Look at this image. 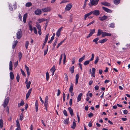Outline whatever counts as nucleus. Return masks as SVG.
Listing matches in <instances>:
<instances>
[{
	"label": "nucleus",
	"mask_w": 130,
	"mask_h": 130,
	"mask_svg": "<svg viewBox=\"0 0 130 130\" xmlns=\"http://www.w3.org/2000/svg\"><path fill=\"white\" fill-rule=\"evenodd\" d=\"M41 11L40 9H37L35 11V13L36 15H39L41 14Z\"/></svg>",
	"instance_id": "nucleus-18"
},
{
	"label": "nucleus",
	"mask_w": 130,
	"mask_h": 130,
	"mask_svg": "<svg viewBox=\"0 0 130 130\" xmlns=\"http://www.w3.org/2000/svg\"><path fill=\"white\" fill-rule=\"evenodd\" d=\"M56 70L55 66H54L50 70V71L52 72V75L53 76L54 73V72Z\"/></svg>",
	"instance_id": "nucleus-13"
},
{
	"label": "nucleus",
	"mask_w": 130,
	"mask_h": 130,
	"mask_svg": "<svg viewBox=\"0 0 130 130\" xmlns=\"http://www.w3.org/2000/svg\"><path fill=\"white\" fill-rule=\"evenodd\" d=\"M32 89L30 88L29 90L28 93L26 95V99H27L29 97L31 91Z\"/></svg>",
	"instance_id": "nucleus-17"
},
{
	"label": "nucleus",
	"mask_w": 130,
	"mask_h": 130,
	"mask_svg": "<svg viewBox=\"0 0 130 130\" xmlns=\"http://www.w3.org/2000/svg\"><path fill=\"white\" fill-rule=\"evenodd\" d=\"M41 10L44 12H46L51 11V8L50 7H48L46 8H42V9Z\"/></svg>",
	"instance_id": "nucleus-5"
},
{
	"label": "nucleus",
	"mask_w": 130,
	"mask_h": 130,
	"mask_svg": "<svg viewBox=\"0 0 130 130\" xmlns=\"http://www.w3.org/2000/svg\"><path fill=\"white\" fill-rule=\"evenodd\" d=\"M9 70L12 71V63L11 61H10L9 63Z\"/></svg>",
	"instance_id": "nucleus-23"
},
{
	"label": "nucleus",
	"mask_w": 130,
	"mask_h": 130,
	"mask_svg": "<svg viewBox=\"0 0 130 130\" xmlns=\"http://www.w3.org/2000/svg\"><path fill=\"white\" fill-rule=\"evenodd\" d=\"M9 98L8 97L6 98L4 101L3 103V106L5 108L7 105L9 101Z\"/></svg>",
	"instance_id": "nucleus-4"
},
{
	"label": "nucleus",
	"mask_w": 130,
	"mask_h": 130,
	"mask_svg": "<svg viewBox=\"0 0 130 130\" xmlns=\"http://www.w3.org/2000/svg\"><path fill=\"white\" fill-rule=\"evenodd\" d=\"M22 32L21 29H19L17 33V37L18 39H20L22 37Z\"/></svg>",
	"instance_id": "nucleus-2"
},
{
	"label": "nucleus",
	"mask_w": 130,
	"mask_h": 130,
	"mask_svg": "<svg viewBox=\"0 0 130 130\" xmlns=\"http://www.w3.org/2000/svg\"><path fill=\"white\" fill-rule=\"evenodd\" d=\"M50 20V18H49L48 19H39L38 20V21L39 22V23H41V22H42L43 21H49Z\"/></svg>",
	"instance_id": "nucleus-12"
},
{
	"label": "nucleus",
	"mask_w": 130,
	"mask_h": 130,
	"mask_svg": "<svg viewBox=\"0 0 130 130\" xmlns=\"http://www.w3.org/2000/svg\"><path fill=\"white\" fill-rule=\"evenodd\" d=\"M120 2V0H113V2L114 4L116 5H117L119 4Z\"/></svg>",
	"instance_id": "nucleus-34"
},
{
	"label": "nucleus",
	"mask_w": 130,
	"mask_h": 130,
	"mask_svg": "<svg viewBox=\"0 0 130 130\" xmlns=\"http://www.w3.org/2000/svg\"><path fill=\"white\" fill-rule=\"evenodd\" d=\"M95 30V29H90V33L89 35L87 36V38H88V37L91 36L94 33Z\"/></svg>",
	"instance_id": "nucleus-8"
},
{
	"label": "nucleus",
	"mask_w": 130,
	"mask_h": 130,
	"mask_svg": "<svg viewBox=\"0 0 130 130\" xmlns=\"http://www.w3.org/2000/svg\"><path fill=\"white\" fill-rule=\"evenodd\" d=\"M107 40V39L106 38H105L102 40H99V42L101 43H102L105 42Z\"/></svg>",
	"instance_id": "nucleus-25"
},
{
	"label": "nucleus",
	"mask_w": 130,
	"mask_h": 130,
	"mask_svg": "<svg viewBox=\"0 0 130 130\" xmlns=\"http://www.w3.org/2000/svg\"><path fill=\"white\" fill-rule=\"evenodd\" d=\"M111 36V34L106 32H103L102 35V37H104L106 36Z\"/></svg>",
	"instance_id": "nucleus-7"
},
{
	"label": "nucleus",
	"mask_w": 130,
	"mask_h": 130,
	"mask_svg": "<svg viewBox=\"0 0 130 130\" xmlns=\"http://www.w3.org/2000/svg\"><path fill=\"white\" fill-rule=\"evenodd\" d=\"M18 64V61H17L14 64V66L15 68H16Z\"/></svg>",
	"instance_id": "nucleus-63"
},
{
	"label": "nucleus",
	"mask_w": 130,
	"mask_h": 130,
	"mask_svg": "<svg viewBox=\"0 0 130 130\" xmlns=\"http://www.w3.org/2000/svg\"><path fill=\"white\" fill-rule=\"evenodd\" d=\"M38 103L37 101H36L35 103V108L36 112H37L38 109Z\"/></svg>",
	"instance_id": "nucleus-24"
},
{
	"label": "nucleus",
	"mask_w": 130,
	"mask_h": 130,
	"mask_svg": "<svg viewBox=\"0 0 130 130\" xmlns=\"http://www.w3.org/2000/svg\"><path fill=\"white\" fill-rule=\"evenodd\" d=\"M25 66L27 71V75L29 76L30 75L29 68L26 64L25 65Z\"/></svg>",
	"instance_id": "nucleus-16"
},
{
	"label": "nucleus",
	"mask_w": 130,
	"mask_h": 130,
	"mask_svg": "<svg viewBox=\"0 0 130 130\" xmlns=\"http://www.w3.org/2000/svg\"><path fill=\"white\" fill-rule=\"evenodd\" d=\"M72 5L71 4H69L66 6V7L65 8V10H69L72 7Z\"/></svg>",
	"instance_id": "nucleus-6"
},
{
	"label": "nucleus",
	"mask_w": 130,
	"mask_h": 130,
	"mask_svg": "<svg viewBox=\"0 0 130 130\" xmlns=\"http://www.w3.org/2000/svg\"><path fill=\"white\" fill-rule=\"evenodd\" d=\"M16 122L17 123L16 125L18 127H20V124L19 121L18 120H16Z\"/></svg>",
	"instance_id": "nucleus-46"
},
{
	"label": "nucleus",
	"mask_w": 130,
	"mask_h": 130,
	"mask_svg": "<svg viewBox=\"0 0 130 130\" xmlns=\"http://www.w3.org/2000/svg\"><path fill=\"white\" fill-rule=\"evenodd\" d=\"M82 95L83 94L82 93H80L78 95L77 100V102H78L81 100V97L82 96Z\"/></svg>",
	"instance_id": "nucleus-11"
},
{
	"label": "nucleus",
	"mask_w": 130,
	"mask_h": 130,
	"mask_svg": "<svg viewBox=\"0 0 130 130\" xmlns=\"http://www.w3.org/2000/svg\"><path fill=\"white\" fill-rule=\"evenodd\" d=\"M48 104V97L46 96L45 99V101L44 103V106L45 107H47Z\"/></svg>",
	"instance_id": "nucleus-9"
},
{
	"label": "nucleus",
	"mask_w": 130,
	"mask_h": 130,
	"mask_svg": "<svg viewBox=\"0 0 130 130\" xmlns=\"http://www.w3.org/2000/svg\"><path fill=\"white\" fill-rule=\"evenodd\" d=\"M91 14L92 13L94 15L96 16H98L100 14V11L98 10H95L94 11H92L90 12Z\"/></svg>",
	"instance_id": "nucleus-3"
},
{
	"label": "nucleus",
	"mask_w": 130,
	"mask_h": 130,
	"mask_svg": "<svg viewBox=\"0 0 130 130\" xmlns=\"http://www.w3.org/2000/svg\"><path fill=\"white\" fill-rule=\"evenodd\" d=\"M63 113L64 115L66 116H68L67 112L65 110H63Z\"/></svg>",
	"instance_id": "nucleus-54"
},
{
	"label": "nucleus",
	"mask_w": 130,
	"mask_h": 130,
	"mask_svg": "<svg viewBox=\"0 0 130 130\" xmlns=\"http://www.w3.org/2000/svg\"><path fill=\"white\" fill-rule=\"evenodd\" d=\"M99 1V0H90V2L88 4L89 6L90 7H92L93 6L96 5Z\"/></svg>",
	"instance_id": "nucleus-1"
},
{
	"label": "nucleus",
	"mask_w": 130,
	"mask_h": 130,
	"mask_svg": "<svg viewBox=\"0 0 130 130\" xmlns=\"http://www.w3.org/2000/svg\"><path fill=\"white\" fill-rule=\"evenodd\" d=\"M73 90V86L72 83L70 84V86L69 89V91L70 92H72Z\"/></svg>",
	"instance_id": "nucleus-30"
},
{
	"label": "nucleus",
	"mask_w": 130,
	"mask_h": 130,
	"mask_svg": "<svg viewBox=\"0 0 130 130\" xmlns=\"http://www.w3.org/2000/svg\"><path fill=\"white\" fill-rule=\"evenodd\" d=\"M99 60V58L97 56L96 58V60H95L94 62V63L95 64H96L97 62H98V61Z\"/></svg>",
	"instance_id": "nucleus-50"
},
{
	"label": "nucleus",
	"mask_w": 130,
	"mask_h": 130,
	"mask_svg": "<svg viewBox=\"0 0 130 130\" xmlns=\"http://www.w3.org/2000/svg\"><path fill=\"white\" fill-rule=\"evenodd\" d=\"M65 39H64V40H63L61 41L60 43H59L57 47V48H58L60 46L62 43L64 42Z\"/></svg>",
	"instance_id": "nucleus-47"
},
{
	"label": "nucleus",
	"mask_w": 130,
	"mask_h": 130,
	"mask_svg": "<svg viewBox=\"0 0 130 130\" xmlns=\"http://www.w3.org/2000/svg\"><path fill=\"white\" fill-rule=\"evenodd\" d=\"M63 64H64L65 63V61L66 60V56L65 54V53H64L63 54Z\"/></svg>",
	"instance_id": "nucleus-43"
},
{
	"label": "nucleus",
	"mask_w": 130,
	"mask_h": 130,
	"mask_svg": "<svg viewBox=\"0 0 130 130\" xmlns=\"http://www.w3.org/2000/svg\"><path fill=\"white\" fill-rule=\"evenodd\" d=\"M49 74L48 72H47L46 73V80L48 81V80Z\"/></svg>",
	"instance_id": "nucleus-41"
},
{
	"label": "nucleus",
	"mask_w": 130,
	"mask_h": 130,
	"mask_svg": "<svg viewBox=\"0 0 130 130\" xmlns=\"http://www.w3.org/2000/svg\"><path fill=\"white\" fill-rule=\"evenodd\" d=\"M36 26L38 30L41 29V26L37 22L36 23Z\"/></svg>",
	"instance_id": "nucleus-38"
},
{
	"label": "nucleus",
	"mask_w": 130,
	"mask_h": 130,
	"mask_svg": "<svg viewBox=\"0 0 130 130\" xmlns=\"http://www.w3.org/2000/svg\"><path fill=\"white\" fill-rule=\"evenodd\" d=\"M56 35L58 37H59L60 34V32L57 31L56 33Z\"/></svg>",
	"instance_id": "nucleus-61"
},
{
	"label": "nucleus",
	"mask_w": 130,
	"mask_h": 130,
	"mask_svg": "<svg viewBox=\"0 0 130 130\" xmlns=\"http://www.w3.org/2000/svg\"><path fill=\"white\" fill-rule=\"evenodd\" d=\"M24 101L22 100L21 101V103L18 104V107H20L21 106L23 105H24Z\"/></svg>",
	"instance_id": "nucleus-27"
},
{
	"label": "nucleus",
	"mask_w": 130,
	"mask_h": 130,
	"mask_svg": "<svg viewBox=\"0 0 130 130\" xmlns=\"http://www.w3.org/2000/svg\"><path fill=\"white\" fill-rule=\"evenodd\" d=\"M32 5V3L30 2H28L26 4V7H29L31 6Z\"/></svg>",
	"instance_id": "nucleus-33"
},
{
	"label": "nucleus",
	"mask_w": 130,
	"mask_h": 130,
	"mask_svg": "<svg viewBox=\"0 0 130 130\" xmlns=\"http://www.w3.org/2000/svg\"><path fill=\"white\" fill-rule=\"evenodd\" d=\"M95 69L94 68H92V73L95 74Z\"/></svg>",
	"instance_id": "nucleus-58"
},
{
	"label": "nucleus",
	"mask_w": 130,
	"mask_h": 130,
	"mask_svg": "<svg viewBox=\"0 0 130 130\" xmlns=\"http://www.w3.org/2000/svg\"><path fill=\"white\" fill-rule=\"evenodd\" d=\"M31 83V82L29 81L26 84L27 85L26 86L27 89H28L29 88Z\"/></svg>",
	"instance_id": "nucleus-37"
},
{
	"label": "nucleus",
	"mask_w": 130,
	"mask_h": 130,
	"mask_svg": "<svg viewBox=\"0 0 130 130\" xmlns=\"http://www.w3.org/2000/svg\"><path fill=\"white\" fill-rule=\"evenodd\" d=\"M22 56V54L21 52H19L18 53V57L19 58V60H20Z\"/></svg>",
	"instance_id": "nucleus-45"
},
{
	"label": "nucleus",
	"mask_w": 130,
	"mask_h": 130,
	"mask_svg": "<svg viewBox=\"0 0 130 130\" xmlns=\"http://www.w3.org/2000/svg\"><path fill=\"white\" fill-rule=\"evenodd\" d=\"M18 43V41H14V43L13 44L12 46V48H14L15 47L17 44Z\"/></svg>",
	"instance_id": "nucleus-35"
},
{
	"label": "nucleus",
	"mask_w": 130,
	"mask_h": 130,
	"mask_svg": "<svg viewBox=\"0 0 130 130\" xmlns=\"http://www.w3.org/2000/svg\"><path fill=\"white\" fill-rule=\"evenodd\" d=\"M88 0H85L84 2V4L83 6V8L84 9L86 7V2Z\"/></svg>",
	"instance_id": "nucleus-56"
},
{
	"label": "nucleus",
	"mask_w": 130,
	"mask_h": 130,
	"mask_svg": "<svg viewBox=\"0 0 130 130\" xmlns=\"http://www.w3.org/2000/svg\"><path fill=\"white\" fill-rule=\"evenodd\" d=\"M103 30H101V29H99L98 30V33L97 34V36H100L101 34H103Z\"/></svg>",
	"instance_id": "nucleus-19"
},
{
	"label": "nucleus",
	"mask_w": 130,
	"mask_h": 130,
	"mask_svg": "<svg viewBox=\"0 0 130 130\" xmlns=\"http://www.w3.org/2000/svg\"><path fill=\"white\" fill-rule=\"evenodd\" d=\"M79 78V75L78 74H76L75 76V84H77L78 83Z\"/></svg>",
	"instance_id": "nucleus-22"
},
{
	"label": "nucleus",
	"mask_w": 130,
	"mask_h": 130,
	"mask_svg": "<svg viewBox=\"0 0 130 130\" xmlns=\"http://www.w3.org/2000/svg\"><path fill=\"white\" fill-rule=\"evenodd\" d=\"M29 41H26V42L25 47L26 49L28 48V46L29 45Z\"/></svg>",
	"instance_id": "nucleus-51"
},
{
	"label": "nucleus",
	"mask_w": 130,
	"mask_h": 130,
	"mask_svg": "<svg viewBox=\"0 0 130 130\" xmlns=\"http://www.w3.org/2000/svg\"><path fill=\"white\" fill-rule=\"evenodd\" d=\"M70 71L71 72V73H73L74 72V66H73L71 67H70L69 68Z\"/></svg>",
	"instance_id": "nucleus-26"
},
{
	"label": "nucleus",
	"mask_w": 130,
	"mask_h": 130,
	"mask_svg": "<svg viewBox=\"0 0 130 130\" xmlns=\"http://www.w3.org/2000/svg\"><path fill=\"white\" fill-rule=\"evenodd\" d=\"M93 114L92 113H90L88 114L89 117L91 118L93 116Z\"/></svg>",
	"instance_id": "nucleus-55"
},
{
	"label": "nucleus",
	"mask_w": 130,
	"mask_h": 130,
	"mask_svg": "<svg viewBox=\"0 0 130 130\" xmlns=\"http://www.w3.org/2000/svg\"><path fill=\"white\" fill-rule=\"evenodd\" d=\"M57 91H58V93L57 94V96H58L61 93V92H60V90L59 89H58Z\"/></svg>",
	"instance_id": "nucleus-64"
},
{
	"label": "nucleus",
	"mask_w": 130,
	"mask_h": 130,
	"mask_svg": "<svg viewBox=\"0 0 130 130\" xmlns=\"http://www.w3.org/2000/svg\"><path fill=\"white\" fill-rule=\"evenodd\" d=\"M30 22H31V21H30L28 23V26H29V29L31 31V32H32V30H33V29L32 27V25L30 24L29 23Z\"/></svg>",
	"instance_id": "nucleus-28"
},
{
	"label": "nucleus",
	"mask_w": 130,
	"mask_h": 130,
	"mask_svg": "<svg viewBox=\"0 0 130 130\" xmlns=\"http://www.w3.org/2000/svg\"><path fill=\"white\" fill-rule=\"evenodd\" d=\"M99 38H98V37L96 38H95V39H94L93 40V42H95L96 44H97L98 43L97 41H98V40H99Z\"/></svg>",
	"instance_id": "nucleus-36"
},
{
	"label": "nucleus",
	"mask_w": 130,
	"mask_h": 130,
	"mask_svg": "<svg viewBox=\"0 0 130 130\" xmlns=\"http://www.w3.org/2000/svg\"><path fill=\"white\" fill-rule=\"evenodd\" d=\"M90 62V61L87 60L85 61L84 63V65L86 66Z\"/></svg>",
	"instance_id": "nucleus-44"
},
{
	"label": "nucleus",
	"mask_w": 130,
	"mask_h": 130,
	"mask_svg": "<svg viewBox=\"0 0 130 130\" xmlns=\"http://www.w3.org/2000/svg\"><path fill=\"white\" fill-rule=\"evenodd\" d=\"M68 109L71 116H72L74 115L72 109L71 108V107H69L68 108Z\"/></svg>",
	"instance_id": "nucleus-20"
},
{
	"label": "nucleus",
	"mask_w": 130,
	"mask_h": 130,
	"mask_svg": "<svg viewBox=\"0 0 130 130\" xmlns=\"http://www.w3.org/2000/svg\"><path fill=\"white\" fill-rule=\"evenodd\" d=\"M109 27L111 28H113L115 27V24L114 23H111L109 25Z\"/></svg>",
	"instance_id": "nucleus-40"
},
{
	"label": "nucleus",
	"mask_w": 130,
	"mask_h": 130,
	"mask_svg": "<svg viewBox=\"0 0 130 130\" xmlns=\"http://www.w3.org/2000/svg\"><path fill=\"white\" fill-rule=\"evenodd\" d=\"M10 77L11 80H12L14 78V75L13 73L11 72L10 73Z\"/></svg>",
	"instance_id": "nucleus-21"
},
{
	"label": "nucleus",
	"mask_w": 130,
	"mask_h": 130,
	"mask_svg": "<svg viewBox=\"0 0 130 130\" xmlns=\"http://www.w3.org/2000/svg\"><path fill=\"white\" fill-rule=\"evenodd\" d=\"M68 119H66L64 121V123L65 124H68Z\"/></svg>",
	"instance_id": "nucleus-53"
},
{
	"label": "nucleus",
	"mask_w": 130,
	"mask_h": 130,
	"mask_svg": "<svg viewBox=\"0 0 130 130\" xmlns=\"http://www.w3.org/2000/svg\"><path fill=\"white\" fill-rule=\"evenodd\" d=\"M103 9L106 12H108L109 13H110L112 12V11L111 10L108 8L105 7H102Z\"/></svg>",
	"instance_id": "nucleus-10"
},
{
	"label": "nucleus",
	"mask_w": 130,
	"mask_h": 130,
	"mask_svg": "<svg viewBox=\"0 0 130 130\" xmlns=\"http://www.w3.org/2000/svg\"><path fill=\"white\" fill-rule=\"evenodd\" d=\"M17 80L18 82H19V81L20 76L18 74L16 77Z\"/></svg>",
	"instance_id": "nucleus-57"
},
{
	"label": "nucleus",
	"mask_w": 130,
	"mask_h": 130,
	"mask_svg": "<svg viewBox=\"0 0 130 130\" xmlns=\"http://www.w3.org/2000/svg\"><path fill=\"white\" fill-rule=\"evenodd\" d=\"M57 39H56L55 40V41L54 42V43H53V48H54L55 47V46L56 44L57 43Z\"/></svg>",
	"instance_id": "nucleus-42"
},
{
	"label": "nucleus",
	"mask_w": 130,
	"mask_h": 130,
	"mask_svg": "<svg viewBox=\"0 0 130 130\" xmlns=\"http://www.w3.org/2000/svg\"><path fill=\"white\" fill-rule=\"evenodd\" d=\"M19 17L21 21H22V17L21 14L20 13H19Z\"/></svg>",
	"instance_id": "nucleus-62"
},
{
	"label": "nucleus",
	"mask_w": 130,
	"mask_h": 130,
	"mask_svg": "<svg viewBox=\"0 0 130 130\" xmlns=\"http://www.w3.org/2000/svg\"><path fill=\"white\" fill-rule=\"evenodd\" d=\"M101 4L107 6H109L110 5V3L106 2H102L101 3Z\"/></svg>",
	"instance_id": "nucleus-15"
},
{
	"label": "nucleus",
	"mask_w": 130,
	"mask_h": 130,
	"mask_svg": "<svg viewBox=\"0 0 130 130\" xmlns=\"http://www.w3.org/2000/svg\"><path fill=\"white\" fill-rule=\"evenodd\" d=\"M99 20L101 21H103L108 18V17L107 16L104 15L103 16L101 17H99Z\"/></svg>",
	"instance_id": "nucleus-14"
},
{
	"label": "nucleus",
	"mask_w": 130,
	"mask_h": 130,
	"mask_svg": "<svg viewBox=\"0 0 130 130\" xmlns=\"http://www.w3.org/2000/svg\"><path fill=\"white\" fill-rule=\"evenodd\" d=\"M85 55H84L82 57L80 58L79 60L78 61L79 62H81L85 58Z\"/></svg>",
	"instance_id": "nucleus-31"
},
{
	"label": "nucleus",
	"mask_w": 130,
	"mask_h": 130,
	"mask_svg": "<svg viewBox=\"0 0 130 130\" xmlns=\"http://www.w3.org/2000/svg\"><path fill=\"white\" fill-rule=\"evenodd\" d=\"M91 14V13L90 12L87 14H85L84 15V20H86L87 17H88Z\"/></svg>",
	"instance_id": "nucleus-29"
},
{
	"label": "nucleus",
	"mask_w": 130,
	"mask_h": 130,
	"mask_svg": "<svg viewBox=\"0 0 130 130\" xmlns=\"http://www.w3.org/2000/svg\"><path fill=\"white\" fill-rule=\"evenodd\" d=\"M21 71L22 73V74L23 75V76H26V75L24 71H23L22 69H21Z\"/></svg>",
	"instance_id": "nucleus-60"
},
{
	"label": "nucleus",
	"mask_w": 130,
	"mask_h": 130,
	"mask_svg": "<svg viewBox=\"0 0 130 130\" xmlns=\"http://www.w3.org/2000/svg\"><path fill=\"white\" fill-rule=\"evenodd\" d=\"M23 113H22L20 116V120L21 121H22L23 120Z\"/></svg>",
	"instance_id": "nucleus-52"
},
{
	"label": "nucleus",
	"mask_w": 130,
	"mask_h": 130,
	"mask_svg": "<svg viewBox=\"0 0 130 130\" xmlns=\"http://www.w3.org/2000/svg\"><path fill=\"white\" fill-rule=\"evenodd\" d=\"M3 120L2 119H0V126L1 128L3 127Z\"/></svg>",
	"instance_id": "nucleus-39"
},
{
	"label": "nucleus",
	"mask_w": 130,
	"mask_h": 130,
	"mask_svg": "<svg viewBox=\"0 0 130 130\" xmlns=\"http://www.w3.org/2000/svg\"><path fill=\"white\" fill-rule=\"evenodd\" d=\"M33 30L35 34H37V30L35 27H33Z\"/></svg>",
	"instance_id": "nucleus-48"
},
{
	"label": "nucleus",
	"mask_w": 130,
	"mask_h": 130,
	"mask_svg": "<svg viewBox=\"0 0 130 130\" xmlns=\"http://www.w3.org/2000/svg\"><path fill=\"white\" fill-rule=\"evenodd\" d=\"M47 49L46 50H45L44 51V55H45L46 54H47V52L48 48V46H47Z\"/></svg>",
	"instance_id": "nucleus-59"
},
{
	"label": "nucleus",
	"mask_w": 130,
	"mask_h": 130,
	"mask_svg": "<svg viewBox=\"0 0 130 130\" xmlns=\"http://www.w3.org/2000/svg\"><path fill=\"white\" fill-rule=\"evenodd\" d=\"M76 126V123L75 122H73V124L71 126V127L73 129H74L75 127Z\"/></svg>",
	"instance_id": "nucleus-32"
},
{
	"label": "nucleus",
	"mask_w": 130,
	"mask_h": 130,
	"mask_svg": "<svg viewBox=\"0 0 130 130\" xmlns=\"http://www.w3.org/2000/svg\"><path fill=\"white\" fill-rule=\"evenodd\" d=\"M49 36V34H47L46 35V37L45 38L44 42H46L48 38V36Z\"/></svg>",
	"instance_id": "nucleus-49"
}]
</instances>
